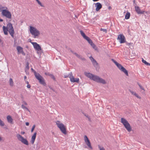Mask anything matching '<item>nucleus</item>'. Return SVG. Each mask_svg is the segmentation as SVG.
<instances>
[{
  "label": "nucleus",
  "mask_w": 150,
  "mask_h": 150,
  "mask_svg": "<svg viewBox=\"0 0 150 150\" xmlns=\"http://www.w3.org/2000/svg\"><path fill=\"white\" fill-rule=\"evenodd\" d=\"M84 74L87 77L97 83H102L103 84L106 83V82L104 79L100 78L98 76L86 72L84 73Z\"/></svg>",
  "instance_id": "1"
},
{
  "label": "nucleus",
  "mask_w": 150,
  "mask_h": 150,
  "mask_svg": "<svg viewBox=\"0 0 150 150\" xmlns=\"http://www.w3.org/2000/svg\"><path fill=\"white\" fill-rule=\"evenodd\" d=\"M32 71L34 72L35 78L39 81L40 84L45 85L46 83L43 77L38 73H37L33 68H31Z\"/></svg>",
  "instance_id": "2"
},
{
  "label": "nucleus",
  "mask_w": 150,
  "mask_h": 150,
  "mask_svg": "<svg viewBox=\"0 0 150 150\" xmlns=\"http://www.w3.org/2000/svg\"><path fill=\"white\" fill-rule=\"evenodd\" d=\"M56 124L57 127L59 129L61 132L64 134H67L66 128L65 126L62 123L60 122L59 121H57Z\"/></svg>",
  "instance_id": "3"
},
{
  "label": "nucleus",
  "mask_w": 150,
  "mask_h": 150,
  "mask_svg": "<svg viewBox=\"0 0 150 150\" xmlns=\"http://www.w3.org/2000/svg\"><path fill=\"white\" fill-rule=\"evenodd\" d=\"M30 32L32 35L34 36V38H35L39 36L40 34V31L36 28L32 26H30Z\"/></svg>",
  "instance_id": "4"
},
{
  "label": "nucleus",
  "mask_w": 150,
  "mask_h": 150,
  "mask_svg": "<svg viewBox=\"0 0 150 150\" xmlns=\"http://www.w3.org/2000/svg\"><path fill=\"white\" fill-rule=\"evenodd\" d=\"M121 122L124 125L126 129L129 132L132 131V128L126 119L123 118H121Z\"/></svg>",
  "instance_id": "5"
},
{
  "label": "nucleus",
  "mask_w": 150,
  "mask_h": 150,
  "mask_svg": "<svg viewBox=\"0 0 150 150\" xmlns=\"http://www.w3.org/2000/svg\"><path fill=\"white\" fill-rule=\"evenodd\" d=\"M16 137L18 140L21 141V142L26 145H28V142L26 139L24 138L20 134H16Z\"/></svg>",
  "instance_id": "6"
},
{
  "label": "nucleus",
  "mask_w": 150,
  "mask_h": 150,
  "mask_svg": "<svg viewBox=\"0 0 150 150\" xmlns=\"http://www.w3.org/2000/svg\"><path fill=\"white\" fill-rule=\"evenodd\" d=\"M7 27L10 35L13 38L14 31L12 24L11 23H9L7 25Z\"/></svg>",
  "instance_id": "7"
},
{
  "label": "nucleus",
  "mask_w": 150,
  "mask_h": 150,
  "mask_svg": "<svg viewBox=\"0 0 150 150\" xmlns=\"http://www.w3.org/2000/svg\"><path fill=\"white\" fill-rule=\"evenodd\" d=\"M1 13L3 16L6 17L9 19L11 18V14L8 11L5 9L3 10Z\"/></svg>",
  "instance_id": "8"
},
{
  "label": "nucleus",
  "mask_w": 150,
  "mask_h": 150,
  "mask_svg": "<svg viewBox=\"0 0 150 150\" xmlns=\"http://www.w3.org/2000/svg\"><path fill=\"white\" fill-rule=\"evenodd\" d=\"M116 66L119 69L123 72L126 76H128L127 71L119 63H118Z\"/></svg>",
  "instance_id": "9"
},
{
  "label": "nucleus",
  "mask_w": 150,
  "mask_h": 150,
  "mask_svg": "<svg viewBox=\"0 0 150 150\" xmlns=\"http://www.w3.org/2000/svg\"><path fill=\"white\" fill-rule=\"evenodd\" d=\"M117 39L119 40L120 43H124L125 42V38L123 34L118 35Z\"/></svg>",
  "instance_id": "10"
},
{
  "label": "nucleus",
  "mask_w": 150,
  "mask_h": 150,
  "mask_svg": "<svg viewBox=\"0 0 150 150\" xmlns=\"http://www.w3.org/2000/svg\"><path fill=\"white\" fill-rule=\"evenodd\" d=\"M70 81L72 82H76L77 83H79V78H75L72 75V72L70 73V75L69 76Z\"/></svg>",
  "instance_id": "11"
},
{
  "label": "nucleus",
  "mask_w": 150,
  "mask_h": 150,
  "mask_svg": "<svg viewBox=\"0 0 150 150\" xmlns=\"http://www.w3.org/2000/svg\"><path fill=\"white\" fill-rule=\"evenodd\" d=\"M30 42L33 45L34 48L38 51H39L41 50V48L40 46L37 43L35 42H33L30 41Z\"/></svg>",
  "instance_id": "12"
},
{
  "label": "nucleus",
  "mask_w": 150,
  "mask_h": 150,
  "mask_svg": "<svg viewBox=\"0 0 150 150\" xmlns=\"http://www.w3.org/2000/svg\"><path fill=\"white\" fill-rule=\"evenodd\" d=\"M86 40L88 41L89 43L91 45V46L95 50H96L97 48L96 45L93 43L92 40L88 37H87L85 39Z\"/></svg>",
  "instance_id": "13"
},
{
  "label": "nucleus",
  "mask_w": 150,
  "mask_h": 150,
  "mask_svg": "<svg viewBox=\"0 0 150 150\" xmlns=\"http://www.w3.org/2000/svg\"><path fill=\"white\" fill-rule=\"evenodd\" d=\"M84 139L85 141L87 146L91 149H92L93 148L91 145L90 142L86 135L84 136Z\"/></svg>",
  "instance_id": "14"
},
{
  "label": "nucleus",
  "mask_w": 150,
  "mask_h": 150,
  "mask_svg": "<svg viewBox=\"0 0 150 150\" xmlns=\"http://www.w3.org/2000/svg\"><path fill=\"white\" fill-rule=\"evenodd\" d=\"M135 8L136 12L139 14H143L144 12H145L146 13H147V12L144 11H141V10L138 6H135Z\"/></svg>",
  "instance_id": "15"
},
{
  "label": "nucleus",
  "mask_w": 150,
  "mask_h": 150,
  "mask_svg": "<svg viewBox=\"0 0 150 150\" xmlns=\"http://www.w3.org/2000/svg\"><path fill=\"white\" fill-rule=\"evenodd\" d=\"M95 5V6L96 7V10L97 11H98L102 7V5L101 4L97 2L96 3L94 4Z\"/></svg>",
  "instance_id": "16"
},
{
  "label": "nucleus",
  "mask_w": 150,
  "mask_h": 150,
  "mask_svg": "<svg viewBox=\"0 0 150 150\" xmlns=\"http://www.w3.org/2000/svg\"><path fill=\"white\" fill-rule=\"evenodd\" d=\"M36 134L37 133L36 132H35L32 137L31 140V143L32 144H33L34 143L35 139Z\"/></svg>",
  "instance_id": "17"
},
{
  "label": "nucleus",
  "mask_w": 150,
  "mask_h": 150,
  "mask_svg": "<svg viewBox=\"0 0 150 150\" xmlns=\"http://www.w3.org/2000/svg\"><path fill=\"white\" fill-rule=\"evenodd\" d=\"M16 49L18 51V54L20 53H24L23 51V48L22 47L20 46H18L17 47Z\"/></svg>",
  "instance_id": "18"
},
{
  "label": "nucleus",
  "mask_w": 150,
  "mask_h": 150,
  "mask_svg": "<svg viewBox=\"0 0 150 150\" xmlns=\"http://www.w3.org/2000/svg\"><path fill=\"white\" fill-rule=\"evenodd\" d=\"M7 119L8 122L12 124L13 119L12 118L11 116L10 115H8L7 117Z\"/></svg>",
  "instance_id": "19"
},
{
  "label": "nucleus",
  "mask_w": 150,
  "mask_h": 150,
  "mask_svg": "<svg viewBox=\"0 0 150 150\" xmlns=\"http://www.w3.org/2000/svg\"><path fill=\"white\" fill-rule=\"evenodd\" d=\"M74 54L78 58L81 59L82 60H85V59L84 57H82L79 55L77 53H74Z\"/></svg>",
  "instance_id": "20"
},
{
  "label": "nucleus",
  "mask_w": 150,
  "mask_h": 150,
  "mask_svg": "<svg viewBox=\"0 0 150 150\" xmlns=\"http://www.w3.org/2000/svg\"><path fill=\"white\" fill-rule=\"evenodd\" d=\"M80 33L81 35L83 37L84 39L86 38L88 36H86L83 31L81 30L80 31Z\"/></svg>",
  "instance_id": "21"
},
{
  "label": "nucleus",
  "mask_w": 150,
  "mask_h": 150,
  "mask_svg": "<svg viewBox=\"0 0 150 150\" xmlns=\"http://www.w3.org/2000/svg\"><path fill=\"white\" fill-rule=\"evenodd\" d=\"M130 13L129 12H127L125 16V18L126 19H128L130 18Z\"/></svg>",
  "instance_id": "22"
},
{
  "label": "nucleus",
  "mask_w": 150,
  "mask_h": 150,
  "mask_svg": "<svg viewBox=\"0 0 150 150\" xmlns=\"http://www.w3.org/2000/svg\"><path fill=\"white\" fill-rule=\"evenodd\" d=\"M29 68V63L28 62H27L26 63V66L25 67V72H26L27 71V69L28 70Z\"/></svg>",
  "instance_id": "23"
},
{
  "label": "nucleus",
  "mask_w": 150,
  "mask_h": 150,
  "mask_svg": "<svg viewBox=\"0 0 150 150\" xmlns=\"http://www.w3.org/2000/svg\"><path fill=\"white\" fill-rule=\"evenodd\" d=\"M10 84V85L12 86H13V81L12 79L11 78H10L9 79Z\"/></svg>",
  "instance_id": "24"
},
{
  "label": "nucleus",
  "mask_w": 150,
  "mask_h": 150,
  "mask_svg": "<svg viewBox=\"0 0 150 150\" xmlns=\"http://www.w3.org/2000/svg\"><path fill=\"white\" fill-rule=\"evenodd\" d=\"M21 108H22L24 109H25L27 111H29L28 109V108H27L23 104H22L21 105Z\"/></svg>",
  "instance_id": "25"
},
{
  "label": "nucleus",
  "mask_w": 150,
  "mask_h": 150,
  "mask_svg": "<svg viewBox=\"0 0 150 150\" xmlns=\"http://www.w3.org/2000/svg\"><path fill=\"white\" fill-rule=\"evenodd\" d=\"M3 30L4 32L6 31H8V29L7 27H6L4 26H3Z\"/></svg>",
  "instance_id": "26"
},
{
  "label": "nucleus",
  "mask_w": 150,
  "mask_h": 150,
  "mask_svg": "<svg viewBox=\"0 0 150 150\" xmlns=\"http://www.w3.org/2000/svg\"><path fill=\"white\" fill-rule=\"evenodd\" d=\"M92 62L94 65H97L98 64V63L95 59L92 61Z\"/></svg>",
  "instance_id": "27"
},
{
  "label": "nucleus",
  "mask_w": 150,
  "mask_h": 150,
  "mask_svg": "<svg viewBox=\"0 0 150 150\" xmlns=\"http://www.w3.org/2000/svg\"><path fill=\"white\" fill-rule=\"evenodd\" d=\"M100 30L101 31H103L106 33H107V30L106 29H103L101 28L100 29Z\"/></svg>",
  "instance_id": "28"
},
{
  "label": "nucleus",
  "mask_w": 150,
  "mask_h": 150,
  "mask_svg": "<svg viewBox=\"0 0 150 150\" xmlns=\"http://www.w3.org/2000/svg\"><path fill=\"white\" fill-rule=\"evenodd\" d=\"M38 4L42 7H44L43 5L41 3L39 0H36Z\"/></svg>",
  "instance_id": "29"
},
{
  "label": "nucleus",
  "mask_w": 150,
  "mask_h": 150,
  "mask_svg": "<svg viewBox=\"0 0 150 150\" xmlns=\"http://www.w3.org/2000/svg\"><path fill=\"white\" fill-rule=\"evenodd\" d=\"M35 125H34L32 127L31 129V132H33L34 129H35Z\"/></svg>",
  "instance_id": "30"
},
{
  "label": "nucleus",
  "mask_w": 150,
  "mask_h": 150,
  "mask_svg": "<svg viewBox=\"0 0 150 150\" xmlns=\"http://www.w3.org/2000/svg\"><path fill=\"white\" fill-rule=\"evenodd\" d=\"M98 146L100 150H105V149L103 147H101L99 145H98Z\"/></svg>",
  "instance_id": "31"
},
{
  "label": "nucleus",
  "mask_w": 150,
  "mask_h": 150,
  "mask_svg": "<svg viewBox=\"0 0 150 150\" xmlns=\"http://www.w3.org/2000/svg\"><path fill=\"white\" fill-rule=\"evenodd\" d=\"M70 75V73L68 75H64V78H67V77H69Z\"/></svg>",
  "instance_id": "32"
},
{
  "label": "nucleus",
  "mask_w": 150,
  "mask_h": 150,
  "mask_svg": "<svg viewBox=\"0 0 150 150\" xmlns=\"http://www.w3.org/2000/svg\"><path fill=\"white\" fill-rule=\"evenodd\" d=\"M50 77L52 79H53L54 80H55V78L54 76L51 74V75H50Z\"/></svg>",
  "instance_id": "33"
},
{
  "label": "nucleus",
  "mask_w": 150,
  "mask_h": 150,
  "mask_svg": "<svg viewBox=\"0 0 150 150\" xmlns=\"http://www.w3.org/2000/svg\"><path fill=\"white\" fill-rule=\"evenodd\" d=\"M112 62L115 64L116 65L118 63H117V62L116 61H115V60H114L113 59H112Z\"/></svg>",
  "instance_id": "34"
},
{
  "label": "nucleus",
  "mask_w": 150,
  "mask_h": 150,
  "mask_svg": "<svg viewBox=\"0 0 150 150\" xmlns=\"http://www.w3.org/2000/svg\"><path fill=\"white\" fill-rule=\"evenodd\" d=\"M138 84V85H139V87L141 89L144 91V88L139 83Z\"/></svg>",
  "instance_id": "35"
},
{
  "label": "nucleus",
  "mask_w": 150,
  "mask_h": 150,
  "mask_svg": "<svg viewBox=\"0 0 150 150\" xmlns=\"http://www.w3.org/2000/svg\"><path fill=\"white\" fill-rule=\"evenodd\" d=\"M22 103L25 105H27V103L26 102H25L24 100H22Z\"/></svg>",
  "instance_id": "36"
},
{
  "label": "nucleus",
  "mask_w": 150,
  "mask_h": 150,
  "mask_svg": "<svg viewBox=\"0 0 150 150\" xmlns=\"http://www.w3.org/2000/svg\"><path fill=\"white\" fill-rule=\"evenodd\" d=\"M129 91L133 95H134V93H135V92H134V91L131 90H129Z\"/></svg>",
  "instance_id": "37"
},
{
  "label": "nucleus",
  "mask_w": 150,
  "mask_h": 150,
  "mask_svg": "<svg viewBox=\"0 0 150 150\" xmlns=\"http://www.w3.org/2000/svg\"><path fill=\"white\" fill-rule=\"evenodd\" d=\"M45 74L46 75L49 76H50V75L51 74H50V73H49L48 72H45Z\"/></svg>",
  "instance_id": "38"
},
{
  "label": "nucleus",
  "mask_w": 150,
  "mask_h": 150,
  "mask_svg": "<svg viewBox=\"0 0 150 150\" xmlns=\"http://www.w3.org/2000/svg\"><path fill=\"white\" fill-rule=\"evenodd\" d=\"M142 62L144 63L145 64L147 62L145 60H144L143 58L142 59Z\"/></svg>",
  "instance_id": "39"
},
{
  "label": "nucleus",
  "mask_w": 150,
  "mask_h": 150,
  "mask_svg": "<svg viewBox=\"0 0 150 150\" xmlns=\"http://www.w3.org/2000/svg\"><path fill=\"white\" fill-rule=\"evenodd\" d=\"M89 58L91 62L92 61H93L94 59L92 56H91Z\"/></svg>",
  "instance_id": "40"
},
{
  "label": "nucleus",
  "mask_w": 150,
  "mask_h": 150,
  "mask_svg": "<svg viewBox=\"0 0 150 150\" xmlns=\"http://www.w3.org/2000/svg\"><path fill=\"white\" fill-rule=\"evenodd\" d=\"M27 87L28 88H30L31 87V86L29 84H28L27 85Z\"/></svg>",
  "instance_id": "41"
},
{
  "label": "nucleus",
  "mask_w": 150,
  "mask_h": 150,
  "mask_svg": "<svg viewBox=\"0 0 150 150\" xmlns=\"http://www.w3.org/2000/svg\"><path fill=\"white\" fill-rule=\"evenodd\" d=\"M83 113L84 115L86 117L88 118V115H86V114L84 113L83 112Z\"/></svg>",
  "instance_id": "42"
},
{
  "label": "nucleus",
  "mask_w": 150,
  "mask_h": 150,
  "mask_svg": "<svg viewBox=\"0 0 150 150\" xmlns=\"http://www.w3.org/2000/svg\"><path fill=\"white\" fill-rule=\"evenodd\" d=\"M7 31H8L4 32V33L5 35H7L8 34V33Z\"/></svg>",
  "instance_id": "43"
},
{
  "label": "nucleus",
  "mask_w": 150,
  "mask_h": 150,
  "mask_svg": "<svg viewBox=\"0 0 150 150\" xmlns=\"http://www.w3.org/2000/svg\"><path fill=\"white\" fill-rule=\"evenodd\" d=\"M146 65L148 66V65H150V63H148V62H146V63L145 64Z\"/></svg>",
  "instance_id": "44"
},
{
  "label": "nucleus",
  "mask_w": 150,
  "mask_h": 150,
  "mask_svg": "<svg viewBox=\"0 0 150 150\" xmlns=\"http://www.w3.org/2000/svg\"><path fill=\"white\" fill-rule=\"evenodd\" d=\"M25 125L27 126H28L29 125V123L28 122H26L25 123Z\"/></svg>",
  "instance_id": "45"
},
{
  "label": "nucleus",
  "mask_w": 150,
  "mask_h": 150,
  "mask_svg": "<svg viewBox=\"0 0 150 150\" xmlns=\"http://www.w3.org/2000/svg\"><path fill=\"white\" fill-rule=\"evenodd\" d=\"M70 51L72 53L74 54V53H76V52H74L73 51L71 50H70Z\"/></svg>",
  "instance_id": "46"
},
{
  "label": "nucleus",
  "mask_w": 150,
  "mask_h": 150,
  "mask_svg": "<svg viewBox=\"0 0 150 150\" xmlns=\"http://www.w3.org/2000/svg\"><path fill=\"white\" fill-rule=\"evenodd\" d=\"M25 133V132H21V134H23Z\"/></svg>",
  "instance_id": "47"
},
{
  "label": "nucleus",
  "mask_w": 150,
  "mask_h": 150,
  "mask_svg": "<svg viewBox=\"0 0 150 150\" xmlns=\"http://www.w3.org/2000/svg\"><path fill=\"white\" fill-rule=\"evenodd\" d=\"M137 98H139V99H141V97L140 96H138V95L136 97Z\"/></svg>",
  "instance_id": "48"
},
{
  "label": "nucleus",
  "mask_w": 150,
  "mask_h": 150,
  "mask_svg": "<svg viewBox=\"0 0 150 150\" xmlns=\"http://www.w3.org/2000/svg\"><path fill=\"white\" fill-rule=\"evenodd\" d=\"M136 97H137V96L138 95V94L136 93H134V95Z\"/></svg>",
  "instance_id": "49"
},
{
  "label": "nucleus",
  "mask_w": 150,
  "mask_h": 150,
  "mask_svg": "<svg viewBox=\"0 0 150 150\" xmlns=\"http://www.w3.org/2000/svg\"><path fill=\"white\" fill-rule=\"evenodd\" d=\"M112 9V8H111V6H109V7H108V9H109V10H110V9Z\"/></svg>",
  "instance_id": "50"
},
{
  "label": "nucleus",
  "mask_w": 150,
  "mask_h": 150,
  "mask_svg": "<svg viewBox=\"0 0 150 150\" xmlns=\"http://www.w3.org/2000/svg\"><path fill=\"white\" fill-rule=\"evenodd\" d=\"M26 78H27L26 76H25L24 77V80H25V79H26Z\"/></svg>",
  "instance_id": "51"
},
{
  "label": "nucleus",
  "mask_w": 150,
  "mask_h": 150,
  "mask_svg": "<svg viewBox=\"0 0 150 150\" xmlns=\"http://www.w3.org/2000/svg\"><path fill=\"white\" fill-rule=\"evenodd\" d=\"M93 1H99V0H92Z\"/></svg>",
  "instance_id": "52"
},
{
  "label": "nucleus",
  "mask_w": 150,
  "mask_h": 150,
  "mask_svg": "<svg viewBox=\"0 0 150 150\" xmlns=\"http://www.w3.org/2000/svg\"><path fill=\"white\" fill-rule=\"evenodd\" d=\"M26 82L28 84H29V82L28 81H26Z\"/></svg>",
  "instance_id": "53"
},
{
  "label": "nucleus",
  "mask_w": 150,
  "mask_h": 150,
  "mask_svg": "<svg viewBox=\"0 0 150 150\" xmlns=\"http://www.w3.org/2000/svg\"><path fill=\"white\" fill-rule=\"evenodd\" d=\"M131 44V43H127V45H130V44Z\"/></svg>",
  "instance_id": "54"
},
{
  "label": "nucleus",
  "mask_w": 150,
  "mask_h": 150,
  "mask_svg": "<svg viewBox=\"0 0 150 150\" xmlns=\"http://www.w3.org/2000/svg\"><path fill=\"white\" fill-rule=\"evenodd\" d=\"M22 54L25 55V53L24 52V53H21Z\"/></svg>",
  "instance_id": "55"
},
{
  "label": "nucleus",
  "mask_w": 150,
  "mask_h": 150,
  "mask_svg": "<svg viewBox=\"0 0 150 150\" xmlns=\"http://www.w3.org/2000/svg\"><path fill=\"white\" fill-rule=\"evenodd\" d=\"M135 0H134V1H133L134 3H135Z\"/></svg>",
  "instance_id": "56"
},
{
  "label": "nucleus",
  "mask_w": 150,
  "mask_h": 150,
  "mask_svg": "<svg viewBox=\"0 0 150 150\" xmlns=\"http://www.w3.org/2000/svg\"><path fill=\"white\" fill-rule=\"evenodd\" d=\"M2 140V139L1 137H0V141H1Z\"/></svg>",
  "instance_id": "57"
},
{
  "label": "nucleus",
  "mask_w": 150,
  "mask_h": 150,
  "mask_svg": "<svg viewBox=\"0 0 150 150\" xmlns=\"http://www.w3.org/2000/svg\"><path fill=\"white\" fill-rule=\"evenodd\" d=\"M1 40L0 39V43L1 42Z\"/></svg>",
  "instance_id": "58"
},
{
  "label": "nucleus",
  "mask_w": 150,
  "mask_h": 150,
  "mask_svg": "<svg viewBox=\"0 0 150 150\" xmlns=\"http://www.w3.org/2000/svg\"><path fill=\"white\" fill-rule=\"evenodd\" d=\"M2 8H4V7H2Z\"/></svg>",
  "instance_id": "59"
},
{
  "label": "nucleus",
  "mask_w": 150,
  "mask_h": 150,
  "mask_svg": "<svg viewBox=\"0 0 150 150\" xmlns=\"http://www.w3.org/2000/svg\"><path fill=\"white\" fill-rule=\"evenodd\" d=\"M21 97H22V98H23V96H22Z\"/></svg>",
  "instance_id": "60"
},
{
  "label": "nucleus",
  "mask_w": 150,
  "mask_h": 150,
  "mask_svg": "<svg viewBox=\"0 0 150 150\" xmlns=\"http://www.w3.org/2000/svg\"><path fill=\"white\" fill-rule=\"evenodd\" d=\"M150 66V65H149Z\"/></svg>",
  "instance_id": "61"
}]
</instances>
